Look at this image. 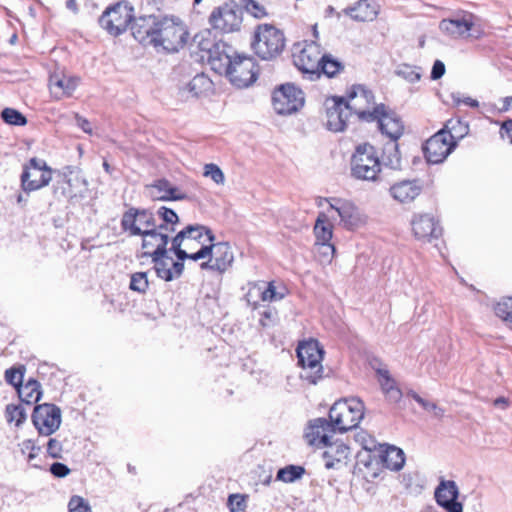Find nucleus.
Returning a JSON list of instances; mask_svg holds the SVG:
<instances>
[{
    "mask_svg": "<svg viewBox=\"0 0 512 512\" xmlns=\"http://www.w3.org/2000/svg\"><path fill=\"white\" fill-rule=\"evenodd\" d=\"M131 32L143 45L161 47L166 52L179 51L188 38V32L182 23L155 15L135 18L131 24Z\"/></svg>",
    "mask_w": 512,
    "mask_h": 512,
    "instance_id": "f257e3e1",
    "label": "nucleus"
},
{
    "mask_svg": "<svg viewBox=\"0 0 512 512\" xmlns=\"http://www.w3.org/2000/svg\"><path fill=\"white\" fill-rule=\"evenodd\" d=\"M251 46L262 60L275 59L285 48L284 33L271 24H260L254 31Z\"/></svg>",
    "mask_w": 512,
    "mask_h": 512,
    "instance_id": "f03ea898",
    "label": "nucleus"
},
{
    "mask_svg": "<svg viewBox=\"0 0 512 512\" xmlns=\"http://www.w3.org/2000/svg\"><path fill=\"white\" fill-rule=\"evenodd\" d=\"M298 363L302 368L300 378L309 384H317L323 377V359L324 351L317 340L311 339L302 342L297 347Z\"/></svg>",
    "mask_w": 512,
    "mask_h": 512,
    "instance_id": "7ed1b4c3",
    "label": "nucleus"
},
{
    "mask_svg": "<svg viewBox=\"0 0 512 512\" xmlns=\"http://www.w3.org/2000/svg\"><path fill=\"white\" fill-rule=\"evenodd\" d=\"M328 417L338 433H345L358 426L364 417V403L358 398L335 402L329 410Z\"/></svg>",
    "mask_w": 512,
    "mask_h": 512,
    "instance_id": "20e7f679",
    "label": "nucleus"
},
{
    "mask_svg": "<svg viewBox=\"0 0 512 512\" xmlns=\"http://www.w3.org/2000/svg\"><path fill=\"white\" fill-rule=\"evenodd\" d=\"M58 177L53 187L56 197L74 200L87 196L89 183L79 167L65 166L58 172Z\"/></svg>",
    "mask_w": 512,
    "mask_h": 512,
    "instance_id": "39448f33",
    "label": "nucleus"
},
{
    "mask_svg": "<svg viewBox=\"0 0 512 512\" xmlns=\"http://www.w3.org/2000/svg\"><path fill=\"white\" fill-rule=\"evenodd\" d=\"M381 171V161L374 146L369 143L356 147L351 158V174L364 181L377 180Z\"/></svg>",
    "mask_w": 512,
    "mask_h": 512,
    "instance_id": "423d86ee",
    "label": "nucleus"
},
{
    "mask_svg": "<svg viewBox=\"0 0 512 512\" xmlns=\"http://www.w3.org/2000/svg\"><path fill=\"white\" fill-rule=\"evenodd\" d=\"M455 123L460 124V121H447L445 128L449 129V131L441 129L426 141L423 146V151L429 163H442L456 147L457 142L454 140L455 137L451 133V130L455 129Z\"/></svg>",
    "mask_w": 512,
    "mask_h": 512,
    "instance_id": "0eeeda50",
    "label": "nucleus"
},
{
    "mask_svg": "<svg viewBox=\"0 0 512 512\" xmlns=\"http://www.w3.org/2000/svg\"><path fill=\"white\" fill-rule=\"evenodd\" d=\"M322 49L316 41H304L294 46V65L310 80L319 79Z\"/></svg>",
    "mask_w": 512,
    "mask_h": 512,
    "instance_id": "6e6552de",
    "label": "nucleus"
},
{
    "mask_svg": "<svg viewBox=\"0 0 512 512\" xmlns=\"http://www.w3.org/2000/svg\"><path fill=\"white\" fill-rule=\"evenodd\" d=\"M344 105L349 114L353 113L360 120L372 122L376 114L377 105L374 103V95L363 85H354L344 97Z\"/></svg>",
    "mask_w": 512,
    "mask_h": 512,
    "instance_id": "1a4fd4ad",
    "label": "nucleus"
},
{
    "mask_svg": "<svg viewBox=\"0 0 512 512\" xmlns=\"http://www.w3.org/2000/svg\"><path fill=\"white\" fill-rule=\"evenodd\" d=\"M328 203L329 207L327 213L330 215H337L340 218V224L346 229L354 230L366 222V217L361 213L359 208L351 201L342 198H321L318 206L322 203Z\"/></svg>",
    "mask_w": 512,
    "mask_h": 512,
    "instance_id": "9d476101",
    "label": "nucleus"
},
{
    "mask_svg": "<svg viewBox=\"0 0 512 512\" xmlns=\"http://www.w3.org/2000/svg\"><path fill=\"white\" fill-rule=\"evenodd\" d=\"M52 169L46 161L33 157L23 167L21 186L25 192H32L47 186L52 180Z\"/></svg>",
    "mask_w": 512,
    "mask_h": 512,
    "instance_id": "9b49d317",
    "label": "nucleus"
},
{
    "mask_svg": "<svg viewBox=\"0 0 512 512\" xmlns=\"http://www.w3.org/2000/svg\"><path fill=\"white\" fill-rule=\"evenodd\" d=\"M224 75L237 88H246L257 80L256 63L253 57L236 54Z\"/></svg>",
    "mask_w": 512,
    "mask_h": 512,
    "instance_id": "f8f14e48",
    "label": "nucleus"
},
{
    "mask_svg": "<svg viewBox=\"0 0 512 512\" xmlns=\"http://www.w3.org/2000/svg\"><path fill=\"white\" fill-rule=\"evenodd\" d=\"M31 420L39 435L50 436L61 425V409L52 403L38 404L33 409Z\"/></svg>",
    "mask_w": 512,
    "mask_h": 512,
    "instance_id": "ddd939ff",
    "label": "nucleus"
},
{
    "mask_svg": "<svg viewBox=\"0 0 512 512\" xmlns=\"http://www.w3.org/2000/svg\"><path fill=\"white\" fill-rule=\"evenodd\" d=\"M272 103L277 114L290 115L303 107L304 93L294 84H283L274 91Z\"/></svg>",
    "mask_w": 512,
    "mask_h": 512,
    "instance_id": "4468645a",
    "label": "nucleus"
},
{
    "mask_svg": "<svg viewBox=\"0 0 512 512\" xmlns=\"http://www.w3.org/2000/svg\"><path fill=\"white\" fill-rule=\"evenodd\" d=\"M201 51L206 53L207 62L211 69L219 75H224L231 65V61L237 54L235 49L225 42L211 43L204 41L200 43Z\"/></svg>",
    "mask_w": 512,
    "mask_h": 512,
    "instance_id": "2eb2a0df",
    "label": "nucleus"
},
{
    "mask_svg": "<svg viewBox=\"0 0 512 512\" xmlns=\"http://www.w3.org/2000/svg\"><path fill=\"white\" fill-rule=\"evenodd\" d=\"M211 26L223 33L238 31L242 23V10L235 1L214 9L209 17Z\"/></svg>",
    "mask_w": 512,
    "mask_h": 512,
    "instance_id": "dca6fc26",
    "label": "nucleus"
},
{
    "mask_svg": "<svg viewBox=\"0 0 512 512\" xmlns=\"http://www.w3.org/2000/svg\"><path fill=\"white\" fill-rule=\"evenodd\" d=\"M121 228L130 236H142L157 228L154 215L146 209L131 207L122 216Z\"/></svg>",
    "mask_w": 512,
    "mask_h": 512,
    "instance_id": "f3484780",
    "label": "nucleus"
},
{
    "mask_svg": "<svg viewBox=\"0 0 512 512\" xmlns=\"http://www.w3.org/2000/svg\"><path fill=\"white\" fill-rule=\"evenodd\" d=\"M133 9L125 4L117 3L107 9L99 18L100 26L109 34L118 36L122 34L132 22Z\"/></svg>",
    "mask_w": 512,
    "mask_h": 512,
    "instance_id": "a211bd4d",
    "label": "nucleus"
},
{
    "mask_svg": "<svg viewBox=\"0 0 512 512\" xmlns=\"http://www.w3.org/2000/svg\"><path fill=\"white\" fill-rule=\"evenodd\" d=\"M333 426L329 418L318 417L310 420L304 432L307 443L316 448H324L330 443L333 435L338 433Z\"/></svg>",
    "mask_w": 512,
    "mask_h": 512,
    "instance_id": "6ab92c4d",
    "label": "nucleus"
},
{
    "mask_svg": "<svg viewBox=\"0 0 512 512\" xmlns=\"http://www.w3.org/2000/svg\"><path fill=\"white\" fill-rule=\"evenodd\" d=\"M208 249H211L208 260L200 264L201 269L223 273L232 265L234 256L227 242H209Z\"/></svg>",
    "mask_w": 512,
    "mask_h": 512,
    "instance_id": "aec40b11",
    "label": "nucleus"
},
{
    "mask_svg": "<svg viewBox=\"0 0 512 512\" xmlns=\"http://www.w3.org/2000/svg\"><path fill=\"white\" fill-rule=\"evenodd\" d=\"M373 121L378 122L382 134H385L391 141H397L403 134L404 126L399 116L390 111L384 104L377 105Z\"/></svg>",
    "mask_w": 512,
    "mask_h": 512,
    "instance_id": "412c9836",
    "label": "nucleus"
},
{
    "mask_svg": "<svg viewBox=\"0 0 512 512\" xmlns=\"http://www.w3.org/2000/svg\"><path fill=\"white\" fill-rule=\"evenodd\" d=\"M80 83L77 76L55 71L49 77V90L55 100L71 97Z\"/></svg>",
    "mask_w": 512,
    "mask_h": 512,
    "instance_id": "4be33fe9",
    "label": "nucleus"
},
{
    "mask_svg": "<svg viewBox=\"0 0 512 512\" xmlns=\"http://www.w3.org/2000/svg\"><path fill=\"white\" fill-rule=\"evenodd\" d=\"M326 105L327 128L333 132L344 131L351 116L344 105V97L334 96Z\"/></svg>",
    "mask_w": 512,
    "mask_h": 512,
    "instance_id": "5701e85b",
    "label": "nucleus"
},
{
    "mask_svg": "<svg viewBox=\"0 0 512 512\" xmlns=\"http://www.w3.org/2000/svg\"><path fill=\"white\" fill-rule=\"evenodd\" d=\"M411 225L414 236L421 241L431 242L442 235L439 223L429 214L415 216Z\"/></svg>",
    "mask_w": 512,
    "mask_h": 512,
    "instance_id": "b1692460",
    "label": "nucleus"
},
{
    "mask_svg": "<svg viewBox=\"0 0 512 512\" xmlns=\"http://www.w3.org/2000/svg\"><path fill=\"white\" fill-rule=\"evenodd\" d=\"M142 238V248L145 250L142 257L166 256L168 254V233L155 228V230L150 232L146 231Z\"/></svg>",
    "mask_w": 512,
    "mask_h": 512,
    "instance_id": "393cba45",
    "label": "nucleus"
},
{
    "mask_svg": "<svg viewBox=\"0 0 512 512\" xmlns=\"http://www.w3.org/2000/svg\"><path fill=\"white\" fill-rule=\"evenodd\" d=\"M473 26V15L471 13H461L454 15L452 18L443 19L439 24V29L453 38H458L467 35Z\"/></svg>",
    "mask_w": 512,
    "mask_h": 512,
    "instance_id": "a878e982",
    "label": "nucleus"
},
{
    "mask_svg": "<svg viewBox=\"0 0 512 512\" xmlns=\"http://www.w3.org/2000/svg\"><path fill=\"white\" fill-rule=\"evenodd\" d=\"M329 220H336V217L328 214L326 211L320 212L314 225V234L316 237V244L320 245L322 249H326L331 253H334L335 247L330 243L333 231Z\"/></svg>",
    "mask_w": 512,
    "mask_h": 512,
    "instance_id": "bb28decb",
    "label": "nucleus"
},
{
    "mask_svg": "<svg viewBox=\"0 0 512 512\" xmlns=\"http://www.w3.org/2000/svg\"><path fill=\"white\" fill-rule=\"evenodd\" d=\"M342 12L354 21H373L378 15V5L375 0H359L354 5L343 9Z\"/></svg>",
    "mask_w": 512,
    "mask_h": 512,
    "instance_id": "cd10ccee",
    "label": "nucleus"
},
{
    "mask_svg": "<svg viewBox=\"0 0 512 512\" xmlns=\"http://www.w3.org/2000/svg\"><path fill=\"white\" fill-rule=\"evenodd\" d=\"M147 189L153 200L175 201L186 198L185 193L181 192L166 179H159L155 181L152 185L148 186Z\"/></svg>",
    "mask_w": 512,
    "mask_h": 512,
    "instance_id": "c85d7f7f",
    "label": "nucleus"
},
{
    "mask_svg": "<svg viewBox=\"0 0 512 512\" xmlns=\"http://www.w3.org/2000/svg\"><path fill=\"white\" fill-rule=\"evenodd\" d=\"M435 499L438 505L446 510L452 509L453 505L461 504L457 501L459 489L455 481L441 479L435 489Z\"/></svg>",
    "mask_w": 512,
    "mask_h": 512,
    "instance_id": "c756f323",
    "label": "nucleus"
},
{
    "mask_svg": "<svg viewBox=\"0 0 512 512\" xmlns=\"http://www.w3.org/2000/svg\"><path fill=\"white\" fill-rule=\"evenodd\" d=\"M324 448L326 450L323 453V458L327 469L337 468L339 464L346 463L350 454V448L343 442L330 441Z\"/></svg>",
    "mask_w": 512,
    "mask_h": 512,
    "instance_id": "7c9ffc66",
    "label": "nucleus"
},
{
    "mask_svg": "<svg viewBox=\"0 0 512 512\" xmlns=\"http://www.w3.org/2000/svg\"><path fill=\"white\" fill-rule=\"evenodd\" d=\"M421 192V186L417 181L404 180L395 183L390 188L391 196L400 203L413 201Z\"/></svg>",
    "mask_w": 512,
    "mask_h": 512,
    "instance_id": "2f4dec72",
    "label": "nucleus"
},
{
    "mask_svg": "<svg viewBox=\"0 0 512 512\" xmlns=\"http://www.w3.org/2000/svg\"><path fill=\"white\" fill-rule=\"evenodd\" d=\"M381 446L380 460L383 466L392 471H399L405 463V454L402 449L396 446Z\"/></svg>",
    "mask_w": 512,
    "mask_h": 512,
    "instance_id": "473e14b6",
    "label": "nucleus"
},
{
    "mask_svg": "<svg viewBox=\"0 0 512 512\" xmlns=\"http://www.w3.org/2000/svg\"><path fill=\"white\" fill-rule=\"evenodd\" d=\"M17 393L21 402L28 405L40 401L43 394L41 384L33 378L28 379L21 387H18Z\"/></svg>",
    "mask_w": 512,
    "mask_h": 512,
    "instance_id": "72a5a7b5",
    "label": "nucleus"
},
{
    "mask_svg": "<svg viewBox=\"0 0 512 512\" xmlns=\"http://www.w3.org/2000/svg\"><path fill=\"white\" fill-rule=\"evenodd\" d=\"M212 81L205 74L200 73L195 75L189 83L182 89L183 93H187L188 96L198 97L202 93L210 90Z\"/></svg>",
    "mask_w": 512,
    "mask_h": 512,
    "instance_id": "f704fd0d",
    "label": "nucleus"
},
{
    "mask_svg": "<svg viewBox=\"0 0 512 512\" xmlns=\"http://www.w3.org/2000/svg\"><path fill=\"white\" fill-rule=\"evenodd\" d=\"M320 62L321 64L319 65V77L323 74L328 78H334L345 68L344 64L339 59L327 53L322 55Z\"/></svg>",
    "mask_w": 512,
    "mask_h": 512,
    "instance_id": "c9c22d12",
    "label": "nucleus"
},
{
    "mask_svg": "<svg viewBox=\"0 0 512 512\" xmlns=\"http://www.w3.org/2000/svg\"><path fill=\"white\" fill-rule=\"evenodd\" d=\"M385 166L392 169H399L401 167V155L397 141L389 140L383 147L382 160Z\"/></svg>",
    "mask_w": 512,
    "mask_h": 512,
    "instance_id": "e433bc0d",
    "label": "nucleus"
},
{
    "mask_svg": "<svg viewBox=\"0 0 512 512\" xmlns=\"http://www.w3.org/2000/svg\"><path fill=\"white\" fill-rule=\"evenodd\" d=\"M4 415L6 422L8 424L14 423L17 428L21 427L27 420L26 410L21 403L8 404L5 408Z\"/></svg>",
    "mask_w": 512,
    "mask_h": 512,
    "instance_id": "4c0bfd02",
    "label": "nucleus"
},
{
    "mask_svg": "<svg viewBox=\"0 0 512 512\" xmlns=\"http://www.w3.org/2000/svg\"><path fill=\"white\" fill-rule=\"evenodd\" d=\"M151 261L154 264L156 275L164 281H172L174 279L173 271L171 269L172 258L167 254L166 256H151Z\"/></svg>",
    "mask_w": 512,
    "mask_h": 512,
    "instance_id": "58836bf2",
    "label": "nucleus"
},
{
    "mask_svg": "<svg viewBox=\"0 0 512 512\" xmlns=\"http://www.w3.org/2000/svg\"><path fill=\"white\" fill-rule=\"evenodd\" d=\"M157 215L162 220V223L157 225V229L166 233L175 231V225L178 224L179 217L174 210L162 206L157 210Z\"/></svg>",
    "mask_w": 512,
    "mask_h": 512,
    "instance_id": "ea45409f",
    "label": "nucleus"
},
{
    "mask_svg": "<svg viewBox=\"0 0 512 512\" xmlns=\"http://www.w3.org/2000/svg\"><path fill=\"white\" fill-rule=\"evenodd\" d=\"M191 231H193L192 228H184L172 239L171 251L175 253L177 259L180 261L186 260V250L182 249V246L190 248L186 242V233H190Z\"/></svg>",
    "mask_w": 512,
    "mask_h": 512,
    "instance_id": "a19ab883",
    "label": "nucleus"
},
{
    "mask_svg": "<svg viewBox=\"0 0 512 512\" xmlns=\"http://www.w3.org/2000/svg\"><path fill=\"white\" fill-rule=\"evenodd\" d=\"M304 473V467L298 465H288L278 470L276 478L277 480L283 481L285 483H292L300 479Z\"/></svg>",
    "mask_w": 512,
    "mask_h": 512,
    "instance_id": "79ce46f5",
    "label": "nucleus"
},
{
    "mask_svg": "<svg viewBox=\"0 0 512 512\" xmlns=\"http://www.w3.org/2000/svg\"><path fill=\"white\" fill-rule=\"evenodd\" d=\"M185 228L193 229V231H191L190 233H186V242L197 241L198 243L202 244L201 239L203 238L204 235L207 237L208 242L215 241V235L206 226L195 224V225H188Z\"/></svg>",
    "mask_w": 512,
    "mask_h": 512,
    "instance_id": "37998d69",
    "label": "nucleus"
},
{
    "mask_svg": "<svg viewBox=\"0 0 512 512\" xmlns=\"http://www.w3.org/2000/svg\"><path fill=\"white\" fill-rule=\"evenodd\" d=\"M495 314L512 329V297L502 298L494 307Z\"/></svg>",
    "mask_w": 512,
    "mask_h": 512,
    "instance_id": "c03bdc74",
    "label": "nucleus"
},
{
    "mask_svg": "<svg viewBox=\"0 0 512 512\" xmlns=\"http://www.w3.org/2000/svg\"><path fill=\"white\" fill-rule=\"evenodd\" d=\"M25 371L26 368L24 365L11 367L5 371V381L11 386H13L17 391L18 387H21L23 385Z\"/></svg>",
    "mask_w": 512,
    "mask_h": 512,
    "instance_id": "a18cd8bd",
    "label": "nucleus"
},
{
    "mask_svg": "<svg viewBox=\"0 0 512 512\" xmlns=\"http://www.w3.org/2000/svg\"><path fill=\"white\" fill-rule=\"evenodd\" d=\"M3 121L10 125L23 126L27 123L26 117L16 109L5 108L1 112Z\"/></svg>",
    "mask_w": 512,
    "mask_h": 512,
    "instance_id": "49530a36",
    "label": "nucleus"
},
{
    "mask_svg": "<svg viewBox=\"0 0 512 512\" xmlns=\"http://www.w3.org/2000/svg\"><path fill=\"white\" fill-rule=\"evenodd\" d=\"M408 396L413 398L424 410L428 412H433L434 415L438 418H441L444 414V411L439 408L436 403L430 402L424 398H422L419 394L414 391H409Z\"/></svg>",
    "mask_w": 512,
    "mask_h": 512,
    "instance_id": "de8ad7c7",
    "label": "nucleus"
},
{
    "mask_svg": "<svg viewBox=\"0 0 512 512\" xmlns=\"http://www.w3.org/2000/svg\"><path fill=\"white\" fill-rule=\"evenodd\" d=\"M149 282L146 272H136L131 275L130 289L139 293H145L148 289Z\"/></svg>",
    "mask_w": 512,
    "mask_h": 512,
    "instance_id": "09e8293b",
    "label": "nucleus"
},
{
    "mask_svg": "<svg viewBox=\"0 0 512 512\" xmlns=\"http://www.w3.org/2000/svg\"><path fill=\"white\" fill-rule=\"evenodd\" d=\"M395 73L410 83H415L421 78V74L417 71V68L408 64L398 66Z\"/></svg>",
    "mask_w": 512,
    "mask_h": 512,
    "instance_id": "8fccbe9b",
    "label": "nucleus"
},
{
    "mask_svg": "<svg viewBox=\"0 0 512 512\" xmlns=\"http://www.w3.org/2000/svg\"><path fill=\"white\" fill-rule=\"evenodd\" d=\"M68 512H92L88 501L83 497L74 495L68 502Z\"/></svg>",
    "mask_w": 512,
    "mask_h": 512,
    "instance_id": "3c124183",
    "label": "nucleus"
},
{
    "mask_svg": "<svg viewBox=\"0 0 512 512\" xmlns=\"http://www.w3.org/2000/svg\"><path fill=\"white\" fill-rule=\"evenodd\" d=\"M204 176L211 178L218 185H223L225 182L224 173L219 166L213 163L205 165Z\"/></svg>",
    "mask_w": 512,
    "mask_h": 512,
    "instance_id": "603ef678",
    "label": "nucleus"
},
{
    "mask_svg": "<svg viewBox=\"0 0 512 512\" xmlns=\"http://www.w3.org/2000/svg\"><path fill=\"white\" fill-rule=\"evenodd\" d=\"M241 3L245 10L255 18H263L268 16L265 8L255 0H241Z\"/></svg>",
    "mask_w": 512,
    "mask_h": 512,
    "instance_id": "864d4df0",
    "label": "nucleus"
},
{
    "mask_svg": "<svg viewBox=\"0 0 512 512\" xmlns=\"http://www.w3.org/2000/svg\"><path fill=\"white\" fill-rule=\"evenodd\" d=\"M355 441L358 442L363 449L370 452L375 450L377 446L375 439L366 431H359L355 435Z\"/></svg>",
    "mask_w": 512,
    "mask_h": 512,
    "instance_id": "5fc2aeb1",
    "label": "nucleus"
},
{
    "mask_svg": "<svg viewBox=\"0 0 512 512\" xmlns=\"http://www.w3.org/2000/svg\"><path fill=\"white\" fill-rule=\"evenodd\" d=\"M228 506L231 512H240L245 509V499L240 494H232L228 498Z\"/></svg>",
    "mask_w": 512,
    "mask_h": 512,
    "instance_id": "6e6d98bb",
    "label": "nucleus"
},
{
    "mask_svg": "<svg viewBox=\"0 0 512 512\" xmlns=\"http://www.w3.org/2000/svg\"><path fill=\"white\" fill-rule=\"evenodd\" d=\"M62 444L55 438H50L47 443V452L48 454L55 459L62 457Z\"/></svg>",
    "mask_w": 512,
    "mask_h": 512,
    "instance_id": "4d7b16f0",
    "label": "nucleus"
},
{
    "mask_svg": "<svg viewBox=\"0 0 512 512\" xmlns=\"http://www.w3.org/2000/svg\"><path fill=\"white\" fill-rule=\"evenodd\" d=\"M377 373L380 376V384L383 392L386 394L394 385V380L390 377L388 370L379 369Z\"/></svg>",
    "mask_w": 512,
    "mask_h": 512,
    "instance_id": "13d9d810",
    "label": "nucleus"
},
{
    "mask_svg": "<svg viewBox=\"0 0 512 512\" xmlns=\"http://www.w3.org/2000/svg\"><path fill=\"white\" fill-rule=\"evenodd\" d=\"M211 249H208V244L202 243L201 248L195 253H188L186 251V259H191L193 261H198L201 259H208V255Z\"/></svg>",
    "mask_w": 512,
    "mask_h": 512,
    "instance_id": "bf43d9fd",
    "label": "nucleus"
},
{
    "mask_svg": "<svg viewBox=\"0 0 512 512\" xmlns=\"http://www.w3.org/2000/svg\"><path fill=\"white\" fill-rule=\"evenodd\" d=\"M260 296L263 301H273L278 300L283 297V295H278L275 291V287L270 283L267 288L260 291Z\"/></svg>",
    "mask_w": 512,
    "mask_h": 512,
    "instance_id": "052dcab7",
    "label": "nucleus"
},
{
    "mask_svg": "<svg viewBox=\"0 0 512 512\" xmlns=\"http://www.w3.org/2000/svg\"><path fill=\"white\" fill-rule=\"evenodd\" d=\"M50 472L56 477H65L69 474L70 469L63 463L55 462L50 466Z\"/></svg>",
    "mask_w": 512,
    "mask_h": 512,
    "instance_id": "680f3d73",
    "label": "nucleus"
},
{
    "mask_svg": "<svg viewBox=\"0 0 512 512\" xmlns=\"http://www.w3.org/2000/svg\"><path fill=\"white\" fill-rule=\"evenodd\" d=\"M445 74V65L442 61L436 60L432 66L431 79L438 80Z\"/></svg>",
    "mask_w": 512,
    "mask_h": 512,
    "instance_id": "e2e57ef3",
    "label": "nucleus"
},
{
    "mask_svg": "<svg viewBox=\"0 0 512 512\" xmlns=\"http://www.w3.org/2000/svg\"><path fill=\"white\" fill-rule=\"evenodd\" d=\"M75 121L78 127H80L85 133L92 134L91 123L78 113H75Z\"/></svg>",
    "mask_w": 512,
    "mask_h": 512,
    "instance_id": "0e129e2a",
    "label": "nucleus"
},
{
    "mask_svg": "<svg viewBox=\"0 0 512 512\" xmlns=\"http://www.w3.org/2000/svg\"><path fill=\"white\" fill-rule=\"evenodd\" d=\"M500 135L502 138L507 136L510 139V143L512 144V119L503 122L500 128Z\"/></svg>",
    "mask_w": 512,
    "mask_h": 512,
    "instance_id": "69168bd1",
    "label": "nucleus"
},
{
    "mask_svg": "<svg viewBox=\"0 0 512 512\" xmlns=\"http://www.w3.org/2000/svg\"><path fill=\"white\" fill-rule=\"evenodd\" d=\"M385 395L390 402L397 403L400 401L402 397V392L398 387L393 386L388 390V392Z\"/></svg>",
    "mask_w": 512,
    "mask_h": 512,
    "instance_id": "338daca9",
    "label": "nucleus"
},
{
    "mask_svg": "<svg viewBox=\"0 0 512 512\" xmlns=\"http://www.w3.org/2000/svg\"><path fill=\"white\" fill-rule=\"evenodd\" d=\"M171 264V269L173 271V275H174V279L175 278H179L182 273H183V270H184V264H183V261H173L170 262Z\"/></svg>",
    "mask_w": 512,
    "mask_h": 512,
    "instance_id": "774afa93",
    "label": "nucleus"
}]
</instances>
